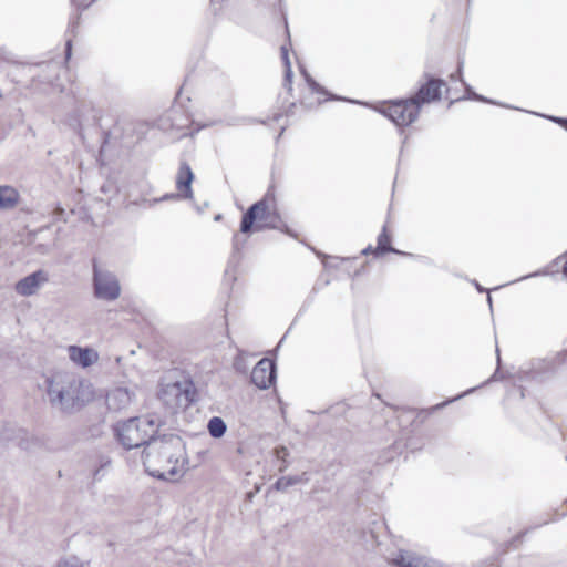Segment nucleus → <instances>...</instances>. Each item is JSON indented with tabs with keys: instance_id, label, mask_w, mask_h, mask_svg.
I'll return each instance as SVG.
<instances>
[{
	"instance_id": "nucleus-21",
	"label": "nucleus",
	"mask_w": 567,
	"mask_h": 567,
	"mask_svg": "<svg viewBox=\"0 0 567 567\" xmlns=\"http://www.w3.org/2000/svg\"><path fill=\"white\" fill-rule=\"evenodd\" d=\"M234 368L236 371L240 373H246L248 371V363L246 359V353L240 351L234 360Z\"/></svg>"
},
{
	"instance_id": "nucleus-3",
	"label": "nucleus",
	"mask_w": 567,
	"mask_h": 567,
	"mask_svg": "<svg viewBox=\"0 0 567 567\" xmlns=\"http://www.w3.org/2000/svg\"><path fill=\"white\" fill-rule=\"evenodd\" d=\"M159 429V421L154 416L132 417L115 427L121 444L127 449L150 444Z\"/></svg>"
},
{
	"instance_id": "nucleus-35",
	"label": "nucleus",
	"mask_w": 567,
	"mask_h": 567,
	"mask_svg": "<svg viewBox=\"0 0 567 567\" xmlns=\"http://www.w3.org/2000/svg\"><path fill=\"white\" fill-rule=\"evenodd\" d=\"M563 272L565 276H567V261L565 262V265L563 267Z\"/></svg>"
},
{
	"instance_id": "nucleus-15",
	"label": "nucleus",
	"mask_w": 567,
	"mask_h": 567,
	"mask_svg": "<svg viewBox=\"0 0 567 567\" xmlns=\"http://www.w3.org/2000/svg\"><path fill=\"white\" fill-rule=\"evenodd\" d=\"M207 429L212 437L219 439L226 433L227 425L221 417L214 416L208 421Z\"/></svg>"
},
{
	"instance_id": "nucleus-13",
	"label": "nucleus",
	"mask_w": 567,
	"mask_h": 567,
	"mask_svg": "<svg viewBox=\"0 0 567 567\" xmlns=\"http://www.w3.org/2000/svg\"><path fill=\"white\" fill-rule=\"evenodd\" d=\"M194 175L190 166L187 163H182L176 177V187L181 192V196L184 198H192V182Z\"/></svg>"
},
{
	"instance_id": "nucleus-30",
	"label": "nucleus",
	"mask_w": 567,
	"mask_h": 567,
	"mask_svg": "<svg viewBox=\"0 0 567 567\" xmlns=\"http://www.w3.org/2000/svg\"><path fill=\"white\" fill-rule=\"evenodd\" d=\"M540 272L539 271H536V272H533L530 275H527V276H524L522 277L519 280H523V279H527V278H530V277H536V276H539Z\"/></svg>"
},
{
	"instance_id": "nucleus-9",
	"label": "nucleus",
	"mask_w": 567,
	"mask_h": 567,
	"mask_svg": "<svg viewBox=\"0 0 567 567\" xmlns=\"http://www.w3.org/2000/svg\"><path fill=\"white\" fill-rule=\"evenodd\" d=\"M275 364L269 359H261L251 371V382L259 389H268L275 381Z\"/></svg>"
},
{
	"instance_id": "nucleus-12",
	"label": "nucleus",
	"mask_w": 567,
	"mask_h": 567,
	"mask_svg": "<svg viewBox=\"0 0 567 567\" xmlns=\"http://www.w3.org/2000/svg\"><path fill=\"white\" fill-rule=\"evenodd\" d=\"M69 359L78 367L86 369L99 361V352L89 347L69 346Z\"/></svg>"
},
{
	"instance_id": "nucleus-20",
	"label": "nucleus",
	"mask_w": 567,
	"mask_h": 567,
	"mask_svg": "<svg viewBox=\"0 0 567 567\" xmlns=\"http://www.w3.org/2000/svg\"><path fill=\"white\" fill-rule=\"evenodd\" d=\"M275 456L281 461V465L279 467L280 472H284L288 467L287 457L289 456V451L286 446H278L275 449Z\"/></svg>"
},
{
	"instance_id": "nucleus-32",
	"label": "nucleus",
	"mask_w": 567,
	"mask_h": 567,
	"mask_svg": "<svg viewBox=\"0 0 567 567\" xmlns=\"http://www.w3.org/2000/svg\"><path fill=\"white\" fill-rule=\"evenodd\" d=\"M496 380H498V372L497 371L492 375V378L489 380H487V382L496 381Z\"/></svg>"
},
{
	"instance_id": "nucleus-28",
	"label": "nucleus",
	"mask_w": 567,
	"mask_h": 567,
	"mask_svg": "<svg viewBox=\"0 0 567 567\" xmlns=\"http://www.w3.org/2000/svg\"><path fill=\"white\" fill-rule=\"evenodd\" d=\"M295 477H300L301 478V483H307L308 482V476H307V473H302L301 475H296Z\"/></svg>"
},
{
	"instance_id": "nucleus-19",
	"label": "nucleus",
	"mask_w": 567,
	"mask_h": 567,
	"mask_svg": "<svg viewBox=\"0 0 567 567\" xmlns=\"http://www.w3.org/2000/svg\"><path fill=\"white\" fill-rule=\"evenodd\" d=\"M300 483H301L300 477L282 476V477L278 478L277 482L275 483V488L277 491H286L288 487H290L292 485L300 484Z\"/></svg>"
},
{
	"instance_id": "nucleus-17",
	"label": "nucleus",
	"mask_w": 567,
	"mask_h": 567,
	"mask_svg": "<svg viewBox=\"0 0 567 567\" xmlns=\"http://www.w3.org/2000/svg\"><path fill=\"white\" fill-rule=\"evenodd\" d=\"M281 56L285 64V86H287L288 90H291L292 70L288 50L286 49V47H281Z\"/></svg>"
},
{
	"instance_id": "nucleus-18",
	"label": "nucleus",
	"mask_w": 567,
	"mask_h": 567,
	"mask_svg": "<svg viewBox=\"0 0 567 567\" xmlns=\"http://www.w3.org/2000/svg\"><path fill=\"white\" fill-rule=\"evenodd\" d=\"M55 567H91L89 561H84L76 556L61 558Z\"/></svg>"
},
{
	"instance_id": "nucleus-36",
	"label": "nucleus",
	"mask_w": 567,
	"mask_h": 567,
	"mask_svg": "<svg viewBox=\"0 0 567 567\" xmlns=\"http://www.w3.org/2000/svg\"><path fill=\"white\" fill-rule=\"evenodd\" d=\"M496 352H497V362L499 363V361H501L499 350H498V349H496Z\"/></svg>"
},
{
	"instance_id": "nucleus-8",
	"label": "nucleus",
	"mask_w": 567,
	"mask_h": 567,
	"mask_svg": "<svg viewBox=\"0 0 567 567\" xmlns=\"http://www.w3.org/2000/svg\"><path fill=\"white\" fill-rule=\"evenodd\" d=\"M391 561L396 567H446L437 560L430 559L410 550H400Z\"/></svg>"
},
{
	"instance_id": "nucleus-7",
	"label": "nucleus",
	"mask_w": 567,
	"mask_h": 567,
	"mask_svg": "<svg viewBox=\"0 0 567 567\" xmlns=\"http://www.w3.org/2000/svg\"><path fill=\"white\" fill-rule=\"evenodd\" d=\"M48 281V271L39 269L18 280L14 285V291L21 297H31L37 295Z\"/></svg>"
},
{
	"instance_id": "nucleus-16",
	"label": "nucleus",
	"mask_w": 567,
	"mask_h": 567,
	"mask_svg": "<svg viewBox=\"0 0 567 567\" xmlns=\"http://www.w3.org/2000/svg\"><path fill=\"white\" fill-rule=\"evenodd\" d=\"M385 252L401 254L399 250L390 245V237L386 234V228L383 227L382 233L378 236V246L374 249L375 255H382Z\"/></svg>"
},
{
	"instance_id": "nucleus-29",
	"label": "nucleus",
	"mask_w": 567,
	"mask_h": 567,
	"mask_svg": "<svg viewBox=\"0 0 567 567\" xmlns=\"http://www.w3.org/2000/svg\"><path fill=\"white\" fill-rule=\"evenodd\" d=\"M71 55V41L66 42V59H69Z\"/></svg>"
},
{
	"instance_id": "nucleus-11",
	"label": "nucleus",
	"mask_w": 567,
	"mask_h": 567,
	"mask_svg": "<svg viewBox=\"0 0 567 567\" xmlns=\"http://www.w3.org/2000/svg\"><path fill=\"white\" fill-rule=\"evenodd\" d=\"M134 399V391L127 388H115L106 394V405L110 411L120 412L126 410Z\"/></svg>"
},
{
	"instance_id": "nucleus-34",
	"label": "nucleus",
	"mask_w": 567,
	"mask_h": 567,
	"mask_svg": "<svg viewBox=\"0 0 567 567\" xmlns=\"http://www.w3.org/2000/svg\"><path fill=\"white\" fill-rule=\"evenodd\" d=\"M371 250H372V248H371V247H368V248H365V249H363V250H362V254H363V255H367V254H369Z\"/></svg>"
},
{
	"instance_id": "nucleus-25",
	"label": "nucleus",
	"mask_w": 567,
	"mask_h": 567,
	"mask_svg": "<svg viewBox=\"0 0 567 567\" xmlns=\"http://www.w3.org/2000/svg\"><path fill=\"white\" fill-rule=\"evenodd\" d=\"M179 195H176V194H166L164 195L163 197L161 198H155L151 202V205H154L156 203H159V202H163V200H168V199H173V198H176L178 197Z\"/></svg>"
},
{
	"instance_id": "nucleus-14",
	"label": "nucleus",
	"mask_w": 567,
	"mask_h": 567,
	"mask_svg": "<svg viewBox=\"0 0 567 567\" xmlns=\"http://www.w3.org/2000/svg\"><path fill=\"white\" fill-rule=\"evenodd\" d=\"M20 200L19 192L9 185H0V210L13 209Z\"/></svg>"
},
{
	"instance_id": "nucleus-38",
	"label": "nucleus",
	"mask_w": 567,
	"mask_h": 567,
	"mask_svg": "<svg viewBox=\"0 0 567 567\" xmlns=\"http://www.w3.org/2000/svg\"><path fill=\"white\" fill-rule=\"evenodd\" d=\"M220 218H221V215H216L215 216V220H220Z\"/></svg>"
},
{
	"instance_id": "nucleus-10",
	"label": "nucleus",
	"mask_w": 567,
	"mask_h": 567,
	"mask_svg": "<svg viewBox=\"0 0 567 567\" xmlns=\"http://www.w3.org/2000/svg\"><path fill=\"white\" fill-rule=\"evenodd\" d=\"M445 86V82L440 79L430 78L426 83L421 85L416 94L412 97L417 102L419 107L425 103H431L441 99L442 87Z\"/></svg>"
},
{
	"instance_id": "nucleus-37",
	"label": "nucleus",
	"mask_w": 567,
	"mask_h": 567,
	"mask_svg": "<svg viewBox=\"0 0 567 567\" xmlns=\"http://www.w3.org/2000/svg\"><path fill=\"white\" fill-rule=\"evenodd\" d=\"M487 301H488L489 306H492V297L491 296L487 297Z\"/></svg>"
},
{
	"instance_id": "nucleus-31",
	"label": "nucleus",
	"mask_w": 567,
	"mask_h": 567,
	"mask_svg": "<svg viewBox=\"0 0 567 567\" xmlns=\"http://www.w3.org/2000/svg\"><path fill=\"white\" fill-rule=\"evenodd\" d=\"M474 390H475L474 388H473V389H470V390H467L466 392H464L463 394H460V395H457L456 398H454L452 401L457 400V399H460V398H462V396H464V395H466V394H468V393L473 392Z\"/></svg>"
},
{
	"instance_id": "nucleus-5",
	"label": "nucleus",
	"mask_w": 567,
	"mask_h": 567,
	"mask_svg": "<svg viewBox=\"0 0 567 567\" xmlns=\"http://www.w3.org/2000/svg\"><path fill=\"white\" fill-rule=\"evenodd\" d=\"M93 290L95 298L114 301L121 296V285L115 274L93 264Z\"/></svg>"
},
{
	"instance_id": "nucleus-2",
	"label": "nucleus",
	"mask_w": 567,
	"mask_h": 567,
	"mask_svg": "<svg viewBox=\"0 0 567 567\" xmlns=\"http://www.w3.org/2000/svg\"><path fill=\"white\" fill-rule=\"evenodd\" d=\"M82 386V381L74 374L56 373L47 379V394L50 403L63 411H69L83 401Z\"/></svg>"
},
{
	"instance_id": "nucleus-33",
	"label": "nucleus",
	"mask_w": 567,
	"mask_h": 567,
	"mask_svg": "<svg viewBox=\"0 0 567 567\" xmlns=\"http://www.w3.org/2000/svg\"><path fill=\"white\" fill-rule=\"evenodd\" d=\"M474 284H475V287H476V289H477L478 291H484V288H483V287H481L478 282H476V281H475Z\"/></svg>"
},
{
	"instance_id": "nucleus-26",
	"label": "nucleus",
	"mask_w": 567,
	"mask_h": 567,
	"mask_svg": "<svg viewBox=\"0 0 567 567\" xmlns=\"http://www.w3.org/2000/svg\"><path fill=\"white\" fill-rule=\"evenodd\" d=\"M233 245H234V249L236 251H239L240 250V245H239V237L238 235L236 234L233 238Z\"/></svg>"
},
{
	"instance_id": "nucleus-23",
	"label": "nucleus",
	"mask_w": 567,
	"mask_h": 567,
	"mask_svg": "<svg viewBox=\"0 0 567 567\" xmlns=\"http://www.w3.org/2000/svg\"><path fill=\"white\" fill-rule=\"evenodd\" d=\"M466 93H467V97L468 99H473V100H476V101H481V102H486V103H494L493 101L491 100H487L486 97L475 93L471 86L466 85Z\"/></svg>"
},
{
	"instance_id": "nucleus-4",
	"label": "nucleus",
	"mask_w": 567,
	"mask_h": 567,
	"mask_svg": "<svg viewBox=\"0 0 567 567\" xmlns=\"http://www.w3.org/2000/svg\"><path fill=\"white\" fill-rule=\"evenodd\" d=\"M256 223V229L265 228L278 229L281 226V219L274 205V198L268 194L259 202L251 205L243 215L240 231L249 233Z\"/></svg>"
},
{
	"instance_id": "nucleus-24",
	"label": "nucleus",
	"mask_w": 567,
	"mask_h": 567,
	"mask_svg": "<svg viewBox=\"0 0 567 567\" xmlns=\"http://www.w3.org/2000/svg\"><path fill=\"white\" fill-rule=\"evenodd\" d=\"M547 118L567 131V117L548 116Z\"/></svg>"
},
{
	"instance_id": "nucleus-27",
	"label": "nucleus",
	"mask_w": 567,
	"mask_h": 567,
	"mask_svg": "<svg viewBox=\"0 0 567 567\" xmlns=\"http://www.w3.org/2000/svg\"><path fill=\"white\" fill-rule=\"evenodd\" d=\"M463 62H460L458 63V69H457V78H461V74H462V69H463ZM452 79H456V75H452Z\"/></svg>"
},
{
	"instance_id": "nucleus-6",
	"label": "nucleus",
	"mask_w": 567,
	"mask_h": 567,
	"mask_svg": "<svg viewBox=\"0 0 567 567\" xmlns=\"http://www.w3.org/2000/svg\"><path fill=\"white\" fill-rule=\"evenodd\" d=\"M420 107L412 97L386 103L378 111L390 118L398 126H408L419 116Z\"/></svg>"
},
{
	"instance_id": "nucleus-1",
	"label": "nucleus",
	"mask_w": 567,
	"mask_h": 567,
	"mask_svg": "<svg viewBox=\"0 0 567 567\" xmlns=\"http://www.w3.org/2000/svg\"><path fill=\"white\" fill-rule=\"evenodd\" d=\"M143 461L152 476L174 481L183 474L186 463L184 443L174 435L155 439L143 451Z\"/></svg>"
},
{
	"instance_id": "nucleus-22",
	"label": "nucleus",
	"mask_w": 567,
	"mask_h": 567,
	"mask_svg": "<svg viewBox=\"0 0 567 567\" xmlns=\"http://www.w3.org/2000/svg\"><path fill=\"white\" fill-rule=\"evenodd\" d=\"M302 73L312 93L326 95L324 90L306 71H302Z\"/></svg>"
}]
</instances>
